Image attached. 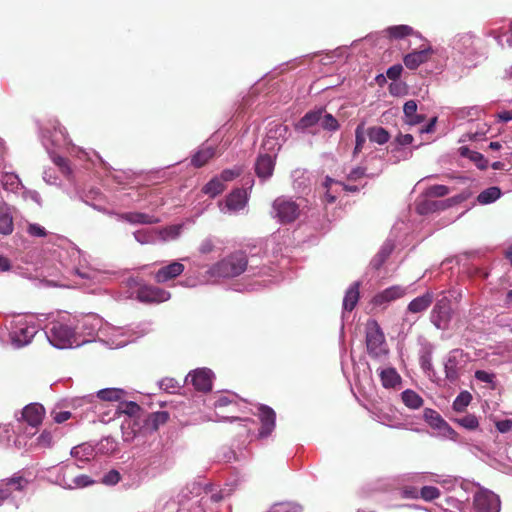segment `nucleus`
Listing matches in <instances>:
<instances>
[{
  "label": "nucleus",
  "instance_id": "obj_1",
  "mask_svg": "<svg viewBox=\"0 0 512 512\" xmlns=\"http://www.w3.org/2000/svg\"><path fill=\"white\" fill-rule=\"evenodd\" d=\"M44 330L49 343L58 349L78 347L87 343V339H78L75 329L62 321H52Z\"/></svg>",
  "mask_w": 512,
  "mask_h": 512
},
{
  "label": "nucleus",
  "instance_id": "obj_2",
  "mask_svg": "<svg viewBox=\"0 0 512 512\" xmlns=\"http://www.w3.org/2000/svg\"><path fill=\"white\" fill-rule=\"evenodd\" d=\"M451 48L459 60L469 65L482 57L481 40L471 33H460L453 37Z\"/></svg>",
  "mask_w": 512,
  "mask_h": 512
},
{
  "label": "nucleus",
  "instance_id": "obj_3",
  "mask_svg": "<svg viewBox=\"0 0 512 512\" xmlns=\"http://www.w3.org/2000/svg\"><path fill=\"white\" fill-rule=\"evenodd\" d=\"M247 264L246 254L242 251H237L213 265L208 270V273L211 277H236L246 270Z\"/></svg>",
  "mask_w": 512,
  "mask_h": 512
},
{
  "label": "nucleus",
  "instance_id": "obj_4",
  "mask_svg": "<svg viewBox=\"0 0 512 512\" xmlns=\"http://www.w3.org/2000/svg\"><path fill=\"white\" fill-rule=\"evenodd\" d=\"M300 212V205L292 197L279 196L272 203L271 215L280 224L294 222Z\"/></svg>",
  "mask_w": 512,
  "mask_h": 512
},
{
  "label": "nucleus",
  "instance_id": "obj_5",
  "mask_svg": "<svg viewBox=\"0 0 512 512\" xmlns=\"http://www.w3.org/2000/svg\"><path fill=\"white\" fill-rule=\"evenodd\" d=\"M37 333V325L25 318L11 322L10 341L15 348H22L31 343Z\"/></svg>",
  "mask_w": 512,
  "mask_h": 512
},
{
  "label": "nucleus",
  "instance_id": "obj_6",
  "mask_svg": "<svg viewBox=\"0 0 512 512\" xmlns=\"http://www.w3.org/2000/svg\"><path fill=\"white\" fill-rule=\"evenodd\" d=\"M366 346L370 356L378 358L387 354L385 336L376 320L366 324Z\"/></svg>",
  "mask_w": 512,
  "mask_h": 512
},
{
  "label": "nucleus",
  "instance_id": "obj_7",
  "mask_svg": "<svg viewBox=\"0 0 512 512\" xmlns=\"http://www.w3.org/2000/svg\"><path fill=\"white\" fill-rule=\"evenodd\" d=\"M478 491L473 495V509L475 512H500L501 500L492 490L476 484Z\"/></svg>",
  "mask_w": 512,
  "mask_h": 512
},
{
  "label": "nucleus",
  "instance_id": "obj_8",
  "mask_svg": "<svg viewBox=\"0 0 512 512\" xmlns=\"http://www.w3.org/2000/svg\"><path fill=\"white\" fill-rule=\"evenodd\" d=\"M453 317L451 301L443 296L438 299L430 312L431 323L439 330H447Z\"/></svg>",
  "mask_w": 512,
  "mask_h": 512
},
{
  "label": "nucleus",
  "instance_id": "obj_9",
  "mask_svg": "<svg viewBox=\"0 0 512 512\" xmlns=\"http://www.w3.org/2000/svg\"><path fill=\"white\" fill-rule=\"evenodd\" d=\"M468 362V356L460 349L449 352L444 363L445 375L450 382H455Z\"/></svg>",
  "mask_w": 512,
  "mask_h": 512
},
{
  "label": "nucleus",
  "instance_id": "obj_10",
  "mask_svg": "<svg viewBox=\"0 0 512 512\" xmlns=\"http://www.w3.org/2000/svg\"><path fill=\"white\" fill-rule=\"evenodd\" d=\"M102 325L103 322L100 317L89 314L80 319L74 329L78 334V339H87L88 343L96 336Z\"/></svg>",
  "mask_w": 512,
  "mask_h": 512
},
{
  "label": "nucleus",
  "instance_id": "obj_11",
  "mask_svg": "<svg viewBox=\"0 0 512 512\" xmlns=\"http://www.w3.org/2000/svg\"><path fill=\"white\" fill-rule=\"evenodd\" d=\"M247 202V191L245 189L237 188L226 197L225 203H220L219 206L223 213H238L246 207Z\"/></svg>",
  "mask_w": 512,
  "mask_h": 512
},
{
  "label": "nucleus",
  "instance_id": "obj_12",
  "mask_svg": "<svg viewBox=\"0 0 512 512\" xmlns=\"http://www.w3.org/2000/svg\"><path fill=\"white\" fill-rule=\"evenodd\" d=\"M170 293L162 288L142 285L136 292V298L144 303H160L170 299Z\"/></svg>",
  "mask_w": 512,
  "mask_h": 512
},
{
  "label": "nucleus",
  "instance_id": "obj_13",
  "mask_svg": "<svg viewBox=\"0 0 512 512\" xmlns=\"http://www.w3.org/2000/svg\"><path fill=\"white\" fill-rule=\"evenodd\" d=\"M213 373L210 369L200 368L189 373L186 377V382H191L198 391L207 392L212 388Z\"/></svg>",
  "mask_w": 512,
  "mask_h": 512
},
{
  "label": "nucleus",
  "instance_id": "obj_14",
  "mask_svg": "<svg viewBox=\"0 0 512 512\" xmlns=\"http://www.w3.org/2000/svg\"><path fill=\"white\" fill-rule=\"evenodd\" d=\"M258 410V416L261 421L259 437L265 438L269 436L275 428L276 414L274 410L267 405H260Z\"/></svg>",
  "mask_w": 512,
  "mask_h": 512
},
{
  "label": "nucleus",
  "instance_id": "obj_15",
  "mask_svg": "<svg viewBox=\"0 0 512 512\" xmlns=\"http://www.w3.org/2000/svg\"><path fill=\"white\" fill-rule=\"evenodd\" d=\"M432 52L433 51L430 46H425V47L421 48L420 50H414V51L408 53L404 57L403 62L408 69H410V70L417 69L421 64L428 61Z\"/></svg>",
  "mask_w": 512,
  "mask_h": 512
},
{
  "label": "nucleus",
  "instance_id": "obj_16",
  "mask_svg": "<svg viewBox=\"0 0 512 512\" xmlns=\"http://www.w3.org/2000/svg\"><path fill=\"white\" fill-rule=\"evenodd\" d=\"M44 414L45 409L42 405L32 403L24 407L22 411V418L29 426H31V428H36L42 423Z\"/></svg>",
  "mask_w": 512,
  "mask_h": 512
},
{
  "label": "nucleus",
  "instance_id": "obj_17",
  "mask_svg": "<svg viewBox=\"0 0 512 512\" xmlns=\"http://www.w3.org/2000/svg\"><path fill=\"white\" fill-rule=\"evenodd\" d=\"M275 160L269 154L259 155L255 163V172L262 181L268 180L274 171Z\"/></svg>",
  "mask_w": 512,
  "mask_h": 512
},
{
  "label": "nucleus",
  "instance_id": "obj_18",
  "mask_svg": "<svg viewBox=\"0 0 512 512\" xmlns=\"http://www.w3.org/2000/svg\"><path fill=\"white\" fill-rule=\"evenodd\" d=\"M184 271V265L180 262L174 261L170 263L169 265H166L162 268H160L155 273V281L157 283H165L169 280H172L182 274Z\"/></svg>",
  "mask_w": 512,
  "mask_h": 512
},
{
  "label": "nucleus",
  "instance_id": "obj_19",
  "mask_svg": "<svg viewBox=\"0 0 512 512\" xmlns=\"http://www.w3.org/2000/svg\"><path fill=\"white\" fill-rule=\"evenodd\" d=\"M406 289L401 286H391L374 296L373 302L375 305H382L389 303L396 299L403 297Z\"/></svg>",
  "mask_w": 512,
  "mask_h": 512
},
{
  "label": "nucleus",
  "instance_id": "obj_20",
  "mask_svg": "<svg viewBox=\"0 0 512 512\" xmlns=\"http://www.w3.org/2000/svg\"><path fill=\"white\" fill-rule=\"evenodd\" d=\"M81 467L78 464H62L58 468H54L50 471L51 475L54 476L53 483L60 486V481L66 482L67 484L71 483V476L75 470V468Z\"/></svg>",
  "mask_w": 512,
  "mask_h": 512
},
{
  "label": "nucleus",
  "instance_id": "obj_21",
  "mask_svg": "<svg viewBox=\"0 0 512 512\" xmlns=\"http://www.w3.org/2000/svg\"><path fill=\"white\" fill-rule=\"evenodd\" d=\"M119 219L125 220L131 224H155L159 218L141 212H128L118 215Z\"/></svg>",
  "mask_w": 512,
  "mask_h": 512
},
{
  "label": "nucleus",
  "instance_id": "obj_22",
  "mask_svg": "<svg viewBox=\"0 0 512 512\" xmlns=\"http://www.w3.org/2000/svg\"><path fill=\"white\" fill-rule=\"evenodd\" d=\"M12 209L6 204L0 206V234L9 235L13 232Z\"/></svg>",
  "mask_w": 512,
  "mask_h": 512
},
{
  "label": "nucleus",
  "instance_id": "obj_23",
  "mask_svg": "<svg viewBox=\"0 0 512 512\" xmlns=\"http://www.w3.org/2000/svg\"><path fill=\"white\" fill-rule=\"evenodd\" d=\"M433 302V294L426 292L425 294L413 299L407 307V310L411 313H420L425 311Z\"/></svg>",
  "mask_w": 512,
  "mask_h": 512
},
{
  "label": "nucleus",
  "instance_id": "obj_24",
  "mask_svg": "<svg viewBox=\"0 0 512 512\" xmlns=\"http://www.w3.org/2000/svg\"><path fill=\"white\" fill-rule=\"evenodd\" d=\"M403 112L406 123L409 125H417L424 121V115L417 114V103L414 100L407 101L403 106Z\"/></svg>",
  "mask_w": 512,
  "mask_h": 512
},
{
  "label": "nucleus",
  "instance_id": "obj_25",
  "mask_svg": "<svg viewBox=\"0 0 512 512\" xmlns=\"http://www.w3.org/2000/svg\"><path fill=\"white\" fill-rule=\"evenodd\" d=\"M126 391L120 388H105L97 392L96 397L101 401L120 402L125 399Z\"/></svg>",
  "mask_w": 512,
  "mask_h": 512
},
{
  "label": "nucleus",
  "instance_id": "obj_26",
  "mask_svg": "<svg viewBox=\"0 0 512 512\" xmlns=\"http://www.w3.org/2000/svg\"><path fill=\"white\" fill-rule=\"evenodd\" d=\"M214 153L215 150L212 145L204 144L193 155L191 162L195 167H202L214 156Z\"/></svg>",
  "mask_w": 512,
  "mask_h": 512
},
{
  "label": "nucleus",
  "instance_id": "obj_27",
  "mask_svg": "<svg viewBox=\"0 0 512 512\" xmlns=\"http://www.w3.org/2000/svg\"><path fill=\"white\" fill-rule=\"evenodd\" d=\"M140 409V406L136 402L123 399L118 403L113 417H120L123 414L129 417H136Z\"/></svg>",
  "mask_w": 512,
  "mask_h": 512
},
{
  "label": "nucleus",
  "instance_id": "obj_28",
  "mask_svg": "<svg viewBox=\"0 0 512 512\" xmlns=\"http://www.w3.org/2000/svg\"><path fill=\"white\" fill-rule=\"evenodd\" d=\"M379 376L385 388H396L401 383V377L394 368L382 369Z\"/></svg>",
  "mask_w": 512,
  "mask_h": 512
},
{
  "label": "nucleus",
  "instance_id": "obj_29",
  "mask_svg": "<svg viewBox=\"0 0 512 512\" xmlns=\"http://www.w3.org/2000/svg\"><path fill=\"white\" fill-rule=\"evenodd\" d=\"M359 300V282L353 283L346 291L343 299L344 311H352Z\"/></svg>",
  "mask_w": 512,
  "mask_h": 512
},
{
  "label": "nucleus",
  "instance_id": "obj_30",
  "mask_svg": "<svg viewBox=\"0 0 512 512\" xmlns=\"http://www.w3.org/2000/svg\"><path fill=\"white\" fill-rule=\"evenodd\" d=\"M367 137L371 142L383 145L390 139L389 132L381 126H372L366 129Z\"/></svg>",
  "mask_w": 512,
  "mask_h": 512
},
{
  "label": "nucleus",
  "instance_id": "obj_31",
  "mask_svg": "<svg viewBox=\"0 0 512 512\" xmlns=\"http://www.w3.org/2000/svg\"><path fill=\"white\" fill-rule=\"evenodd\" d=\"M293 187L299 192H304L310 186V175L307 171L296 169L292 172Z\"/></svg>",
  "mask_w": 512,
  "mask_h": 512
},
{
  "label": "nucleus",
  "instance_id": "obj_32",
  "mask_svg": "<svg viewBox=\"0 0 512 512\" xmlns=\"http://www.w3.org/2000/svg\"><path fill=\"white\" fill-rule=\"evenodd\" d=\"M424 418L430 426L441 431H451L449 425L441 418L440 414L432 409H425Z\"/></svg>",
  "mask_w": 512,
  "mask_h": 512
},
{
  "label": "nucleus",
  "instance_id": "obj_33",
  "mask_svg": "<svg viewBox=\"0 0 512 512\" xmlns=\"http://www.w3.org/2000/svg\"><path fill=\"white\" fill-rule=\"evenodd\" d=\"M94 481L88 475H78L71 478V483L67 484L63 480L60 481V487L68 490L85 488L92 485Z\"/></svg>",
  "mask_w": 512,
  "mask_h": 512
},
{
  "label": "nucleus",
  "instance_id": "obj_34",
  "mask_svg": "<svg viewBox=\"0 0 512 512\" xmlns=\"http://www.w3.org/2000/svg\"><path fill=\"white\" fill-rule=\"evenodd\" d=\"M459 151L461 156L469 158L479 169L487 168L488 160L481 153L472 151L468 147H460Z\"/></svg>",
  "mask_w": 512,
  "mask_h": 512
},
{
  "label": "nucleus",
  "instance_id": "obj_35",
  "mask_svg": "<svg viewBox=\"0 0 512 512\" xmlns=\"http://www.w3.org/2000/svg\"><path fill=\"white\" fill-rule=\"evenodd\" d=\"M323 110H314L307 112L298 122L297 128L307 129L319 123L322 118Z\"/></svg>",
  "mask_w": 512,
  "mask_h": 512
},
{
  "label": "nucleus",
  "instance_id": "obj_36",
  "mask_svg": "<svg viewBox=\"0 0 512 512\" xmlns=\"http://www.w3.org/2000/svg\"><path fill=\"white\" fill-rule=\"evenodd\" d=\"M444 207L443 201L425 199L417 203L416 210L419 214L425 215L443 209Z\"/></svg>",
  "mask_w": 512,
  "mask_h": 512
},
{
  "label": "nucleus",
  "instance_id": "obj_37",
  "mask_svg": "<svg viewBox=\"0 0 512 512\" xmlns=\"http://www.w3.org/2000/svg\"><path fill=\"white\" fill-rule=\"evenodd\" d=\"M403 403L410 409H418L423 405V399L415 391L407 389L401 393Z\"/></svg>",
  "mask_w": 512,
  "mask_h": 512
},
{
  "label": "nucleus",
  "instance_id": "obj_38",
  "mask_svg": "<svg viewBox=\"0 0 512 512\" xmlns=\"http://www.w3.org/2000/svg\"><path fill=\"white\" fill-rule=\"evenodd\" d=\"M501 196V190L498 187H489L483 190L478 196L477 201L480 204H490L499 199Z\"/></svg>",
  "mask_w": 512,
  "mask_h": 512
},
{
  "label": "nucleus",
  "instance_id": "obj_39",
  "mask_svg": "<svg viewBox=\"0 0 512 512\" xmlns=\"http://www.w3.org/2000/svg\"><path fill=\"white\" fill-rule=\"evenodd\" d=\"M225 189L224 183L219 178H213L204 187L203 192L215 197Z\"/></svg>",
  "mask_w": 512,
  "mask_h": 512
},
{
  "label": "nucleus",
  "instance_id": "obj_40",
  "mask_svg": "<svg viewBox=\"0 0 512 512\" xmlns=\"http://www.w3.org/2000/svg\"><path fill=\"white\" fill-rule=\"evenodd\" d=\"M3 482L6 484L7 487L11 488L12 491H21L28 484V481L19 474H15L10 478L3 479Z\"/></svg>",
  "mask_w": 512,
  "mask_h": 512
},
{
  "label": "nucleus",
  "instance_id": "obj_41",
  "mask_svg": "<svg viewBox=\"0 0 512 512\" xmlns=\"http://www.w3.org/2000/svg\"><path fill=\"white\" fill-rule=\"evenodd\" d=\"M71 456L84 463L90 460L92 449L85 445H78L71 449Z\"/></svg>",
  "mask_w": 512,
  "mask_h": 512
},
{
  "label": "nucleus",
  "instance_id": "obj_42",
  "mask_svg": "<svg viewBox=\"0 0 512 512\" xmlns=\"http://www.w3.org/2000/svg\"><path fill=\"white\" fill-rule=\"evenodd\" d=\"M169 419V414L166 411H158L150 414L148 418V425L157 430L160 425H163Z\"/></svg>",
  "mask_w": 512,
  "mask_h": 512
},
{
  "label": "nucleus",
  "instance_id": "obj_43",
  "mask_svg": "<svg viewBox=\"0 0 512 512\" xmlns=\"http://www.w3.org/2000/svg\"><path fill=\"white\" fill-rule=\"evenodd\" d=\"M390 37L400 39L414 34L413 28L408 25L391 26L387 29Z\"/></svg>",
  "mask_w": 512,
  "mask_h": 512
},
{
  "label": "nucleus",
  "instance_id": "obj_44",
  "mask_svg": "<svg viewBox=\"0 0 512 512\" xmlns=\"http://www.w3.org/2000/svg\"><path fill=\"white\" fill-rule=\"evenodd\" d=\"M472 396L469 392H461L453 402V409L457 412H462L470 404Z\"/></svg>",
  "mask_w": 512,
  "mask_h": 512
},
{
  "label": "nucleus",
  "instance_id": "obj_45",
  "mask_svg": "<svg viewBox=\"0 0 512 512\" xmlns=\"http://www.w3.org/2000/svg\"><path fill=\"white\" fill-rule=\"evenodd\" d=\"M366 130L363 124H359L355 130V148L354 154H358L363 149V146L366 142Z\"/></svg>",
  "mask_w": 512,
  "mask_h": 512
},
{
  "label": "nucleus",
  "instance_id": "obj_46",
  "mask_svg": "<svg viewBox=\"0 0 512 512\" xmlns=\"http://www.w3.org/2000/svg\"><path fill=\"white\" fill-rule=\"evenodd\" d=\"M182 225H172L161 230L160 235L164 241L174 240L179 237Z\"/></svg>",
  "mask_w": 512,
  "mask_h": 512
},
{
  "label": "nucleus",
  "instance_id": "obj_47",
  "mask_svg": "<svg viewBox=\"0 0 512 512\" xmlns=\"http://www.w3.org/2000/svg\"><path fill=\"white\" fill-rule=\"evenodd\" d=\"M2 184L6 189L16 190L20 185L19 177L14 173H6L2 176Z\"/></svg>",
  "mask_w": 512,
  "mask_h": 512
},
{
  "label": "nucleus",
  "instance_id": "obj_48",
  "mask_svg": "<svg viewBox=\"0 0 512 512\" xmlns=\"http://www.w3.org/2000/svg\"><path fill=\"white\" fill-rule=\"evenodd\" d=\"M421 498L425 501H433L440 496V490L434 486H424L420 491Z\"/></svg>",
  "mask_w": 512,
  "mask_h": 512
},
{
  "label": "nucleus",
  "instance_id": "obj_49",
  "mask_svg": "<svg viewBox=\"0 0 512 512\" xmlns=\"http://www.w3.org/2000/svg\"><path fill=\"white\" fill-rule=\"evenodd\" d=\"M320 123L325 130L329 131H335L339 127L338 121L329 113L322 114Z\"/></svg>",
  "mask_w": 512,
  "mask_h": 512
},
{
  "label": "nucleus",
  "instance_id": "obj_50",
  "mask_svg": "<svg viewBox=\"0 0 512 512\" xmlns=\"http://www.w3.org/2000/svg\"><path fill=\"white\" fill-rule=\"evenodd\" d=\"M391 154L393 158V163H398L401 160H407L412 156V151H406L400 147H392Z\"/></svg>",
  "mask_w": 512,
  "mask_h": 512
},
{
  "label": "nucleus",
  "instance_id": "obj_51",
  "mask_svg": "<svg viewBox=\"0 0 512 512\" xmlns=\"http://www.w3.org/2000/svg\"><path fill=\"white\" fill-rule=\"evenodd\" d=\"M236 397L237 396L235 394H233L232 396L220 395L215 400L214 407L217 409V408H222V407L232 405L233 409H234L237 406V403L234 400V398H236Z\"/></svg>",
  "mask_w": 512,
  "mask_h": 512
},
{
  "label": "nucleus",
  "instance_id": "obj_52",
  "mask_svg": "<svg viewBox=\"0 0 512 512\" xmlns=\"http://www.w3.org/2000/svg\"><path fill=\"white\" fill-rule=\"evenodd\" d=\"M458 423L466 429L474 430L478 427L479 422L476 416L474 415H466L460 419H458Z\"/></svg>",
  "mask_w": 512,
  "mask_h": 512
},
{
  "label": "nucleus",
  "instance_id": "obj_53",
  "mask_svg": "<svg viewBox=\"0 0 512 512\" xmlns=\"http://www.w3.org/2000/svg\"><path fill=\"white\" fill-rule=\"evenodd\" d=\"M333 184H338V182L327 176L323 183V186L326 189L324 197L327 203H334L336 200V196L330 191Z\"/></svg>",
  "mask_w": 512,
  "mask_h": 512
},
{
  "label": "nucleus",
  "instance_id": "obj_54",
  "mask_svg": "<svg viewBox=\"0 0 512 512\" xmlns=\"http://www.w3.org/2000/svg\"><path fill=\"white\" fill-rule=\"evenodd\" d=\"M480 112V109L476 106L474 107H465L460 108L455 112V115L458 119H465L467 117L477 116Z\"/></svg>",
  "mask_w": 512,
  "mask_h": 512
},
{
  "label": "nucleus",
  "instance_id": "obj_55",
  "mask_svg": "<svg viewBox=\"0 0 512 512\" xmlns=\"http://www.w3.org/2000/svg\"><path fill=\"white\" fill-rule=\"evenodd\" d=\"M450 189L445 185H433L427 189V194L432 197H443L449 194Z\"/></svg>",
  "mask_w": 512,
  "mask_h": 512
},
{
  "label": "nucleus",
  "instance_id": "obj_56",
  "mask_svg": "<svg viewBox=\"0 0 512 512\" xmlns=\"http://www.w3.org/2000/svg\"><path fill=\"white\" fill-rule=\"evenodd\" d=\"M413 136L411 134H399L394 142L392 143V146L393 147H402V146H407V145H411L413 143Z\"/></svg>",
  "mask_w": 512,
  "mask_h": 512
},
{
  "label": "nucleus",
  "instance_id": "obj_57",
  "mask_svg": "<svg viewBox=\"0 0 512 512\" xmlns=\"http://www.w3.org/2000/svg\"><path fill=\"white\" fill-rule=\"evenodd\" d=\"M53 442L52 434L49 431H43L37 438V445L41 448L51 447Z\"/></svg>",
  "mask_w": 512,
  "mask_h": 512
},
{
  "label": "nucleus",
  "instance_id": "obj_58",
  "mask_svg": "<svg viewBox=\"0 0 512 512\" xmlns=\"http://www.w3.org/2000/svg\"><path fill=\"white\" fill-rule=\"evenodd\" d=\"M120 473L117 470H110L102 478V483L105 485H115L120 481Z\"/></svg>",
  "mask_w": 512,
  "mask_h": 512
},
{
  "label": "nucleus",
  "instance_id": "obj_59",
  "mask_svg": "<svg viewBox=\"0 0 512 512\" xmlns=\"http://www.w3.org/2000/svg\"><path fill=\"white\" fill-rule=\"evenodd\" d=\"M475 378L481 382L491 384L494 386L495 374L484 370H477L475 372Z\"/></svg>",
  "mask_w": 512,
  "mask_h": 512
},
{
  "label": "nucleus",
  "instance_id": "obj_60",
  "mask_svg": "<svg viewBox=\"0 0 512 512\" xmlns=\"http://www.w3.org/2000/svg\"><path fill=\"white\" fill-rule=\"evenodd\" d=\"M178 387V382L173 378H164L160 381V388L169 393H173Z\"/></svg>",
  "mask_w": 512,
  "mask_h": 512
},
{
  "label": "nucleus",
  "instance_id": "obj_61",
  "mask_svg": "<svg viewBox=\"0 0 512 512\" xmlns=\"http://www.w3.org/2000/svg\"><path fill=\"white\" fill-rule=\"evenodd\" d=\"M214 248H215V243H214L213 238L208 237L201 242L198 250L201 254H208V253H211L214 250Z\"/></svg>",
  "mask_w": 512,
  "mask_h": 512
},
{
  "label": "nucleus",
  "instance_id": "obj_62",
  "mask_svg": "<svg viewBox=\"0 0 512 512\" xmlns=\"http://www.w3.org/2000/svg\"><path fill=\"white\" fill-rule=\"evenodd\" d=\"M51 159L55 165H57L64 174L70 173V168L67 164V160L59 155H51Z\"/></svg>",
  "mask_w": 512,
  "mask_h": 512
},
{
  "label": "nucleus",
  "instance_id": "obj_63",
  "mask_svg": "<svg viewBox=\"0 0 512 512\" xmlns=\"http://www.w3.org/2000/svg\"><path fill=\"white\" fill-rule=\"evenodd\" d=\"M28 233L31 235V236H34V237H44L46 236V230L44 227L40 226L39 224H30L28 226Z\"/></svg>",
  "mask_w": 512,
  "mask_h": 512
},
{
  "label": "nucleus",
  "instance_id": "obj_64",
  "mask_svg": "<svg viewBox=\"0 0 512 512\" xmlns=\"http://www.w3.org/2000/svg\"><path fill=\"white\" fill-rule=\"evenodd\" d=\"M134 237L141 244H147L152 240V236L145 230L136 231Z\"/></svg>",
  "mask_w": 512,
  "mask_h": 512
}]
</instances>
